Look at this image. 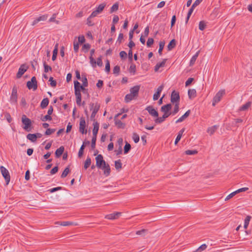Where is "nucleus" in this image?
Instances as JSON below:
<instances>
[{
    "label": "nucleus",
    "instance_id": "nucleus-1",
    "mask_svg": "<svg viewBox=\"0 0 252 252\" xmlns=\"http://www.w3.org/2000/svg\"><path fill=\"white\" fill-rule=\"evenodd\" d=\"M89 106L90 110L92 111L90 118L91 120L92 121L94 122L95 121V115L100 109V105L97 102H96L95 103H90Z\"/></svg>",
    "mask_w": 252,
    "mask_h": 252
},
{
    "label": "nucleus",
    "instance_id": "nucleus-2",
    "mask_svg": "<svg viewBox=\"0 0 252 252\" xmlns=\"http://www.w3.org/2000/svg\"><path fill=\"white\" fill-rule=\"evenodd\" d=\"M22 122L24 125V126L23 127L24 129L27 131H30L31 130V126L32 125L31 120L29 118H27L25 115H23L22 117Z\"/></svg>",
    "mask_w": 252,
    "mask_h": 252
},
{
    "label": "nucleus",
    "instance_id": "nucleus-3",
    "mask_svg": "<svg viewBox=\"0 0 252 252\" xmlns=\"http://www.w3.org/2000/svg\"><path fill=\"white\" fill-rule=\"evenodd\" d=\"M172 105L170 103L161 106L160 109L161 111L164 113L163 115L166 118L172 114V112L170 111Z\"/></svg>",
    "mask_w": 252,
    "mask_h": 252
},
{
    "label": "nucleus",
    "instance_id": "nucleus-4",
    "mask_svg": "<svg viewBox=\"0 0 252 252\" xmlns=\"http://www.w3.org/2000/svg\"><path fill=\"white\" fill-rule=\"evenodd\" d=\"M225 90H221L219 91L214 96L213 100V106H215L216 104L220 101L221 97L225 94Z\"/></svg>",
    "mask_w": 252,
    "mask_h": 252
},
{
    "label": "nucleus",
    "instance_id": "nucleus-5",
    "mask_svg": "<svg viewBox=\"0 0 252 252\" xmlns=\"http://www.w3.org/2000/svg\"><path fill=\"white\" fill-rule=\"evenodd\" d=\"M0 172H1L2 176L4 177V178L5 180L6 185H8L10 180V176L8 170H7L3 166H1L0 167Z\"/></svg>",
    "mask_w": 252,
    "mask_h": 252
},
{
    "label": "nucleus",
    "instance_id": "nucleus-6",
    "mask_svg": "<svg viewBox=\"0 0 252 252\" xmlns=\"http://www.w3.org/2000/svg\"><path fill=\"white\" fill-rule=\"evenodd\" d=\"M17 87L16 86H14L12 88L11 94L10 97V102L11 103L16 104L17 102Z\"/></svg>",
    "mask_w": 252,
    "mask_h": 252
},
{
    "label": "nucleus",
    "instance_id": "nucleus-7",
    "mask_svg": "<svg viewBox=\"0 0 252 252\" xmlns=\"http://www.w3.org/2000/svg\"><path fill=\"white\" fill-rule=\"evenodd\" d=\"M27 87L30 90L32 89L34 91L36 90L37 88V82L36 77L33 76L31 81H28L27 83Z\"/></svg>",
    "mask_w": 252,
    "mask_h": 252
},
{
    "label": "nucleus",
    "instance_id": "nucleus-8",
    "mask_svg": "<svg viewBox=\"0 0 252 252\" xmlns=\"http://www.w3.org/2000/svg\"><path fill=\"white\" fill-rule=\"evenodd\" d=\"M95 160H96V166L99 168H100L103 165H105L106 164V163L103 159V156L101 155H97L95 157Z\"/></svg>",
    "mask_w": 252,
    "mask_h": 252
},
{
    "label": "nucleus",
    "instance_id": "nucleus-9",
    "mask_svg": "<svg viewBox=\"0 0 252 252\" xmlns=\"http://www.w3.org/2000/svg\"><path fill=\"white\" fill-rule=\"evenodd\" d=\"M29 68V66L27 65L26 64H22L19 69L18 71L16 74L17 78H20L24 74V73L28 70Z\"/></svg>",
    "mask_w": 252,
    "mask_h": 252
},
{
    "label": "nucleus",
    "instance_id": "nucleus-10",
    "mask_svg": "<svg viewBox=\"0 0 252 252\" xmlns=\"http://www.w3.org/2000/svg\"><path fill=\"white\" fill-rule=\"evenodd\" d=\"M180 101V95L179 93L173 91L171 95V102L174 103H179Z\"/></svg>",
    "mask_w": 252,
    "mask_h": 252
},
{
    "label": "nucleus",
    "instance_id": "nucleus-11",
    "mask_svg": "<svg viewBox=\"0 0 252 252\" xmlns=\"http://www.w3.org/2000/svg\"><path fill=\"white\" fill-rule=\"evenodd\" d=\"M86 122L84 118H81L79 124V132L82 134L86 133L87 131L85 129Z\"/></svg>",
    "mask_w": 252,
    "mask_h": 252
},
{
    "label": "nucleus",
    "instance_id": "nucleus-12",
    "mask_svg": "<svg viewBox=\"0 0 252 252\" xmlns=\"http://www.w3.org/2000/svg\"><path fill=\"white\" fill-rule=\"evenodd\" d=\"M146 110L149 113L154 117H158V112L152 106H148L146 107Z\"/></svg>",
    "mask_w": 252,
    "mask_h": 252
},
{
    "label": "nucleus",
    "instance_id": "nucleus-13",
    "mask_svg": "<svg viewBox=\"0 0 252 252\" xmlns=\"http://www.w3.org/2000/svg\"><path fill=\"white\" fill-rule=\"evenodd\" d=\"M164 85L162 84L159 86L157 89V91L153 95V100H157L158 99L160 96V93L163 89Z\"/></svg>",
    "mask_w": 252,
    "mask_h": 252
},
{
    "label": "nucleus",
    "instance_id": "nucleus-14",
    "mask_svg": "<svg viewBox=\"0 0 252 252\" xmlns=\"http://www.w3.org/2000/svg\"><path fill=\"white\" fill-rule=\"evenodd\" d=\"M140 86L139 85L135 86L130 89V93L132 94L133 96L137 97L139 92Z\"/></svg>",
    "mask_w": 252,
    "mask_h": 252
},
{
    "label": "nucleus",
    "instance_id": "nucleus-15",
    "mask_svg": "<svg viewBox=\"0 0 252 252\" xmlns=\"http://www.w3.org/2000/svg\"><path fill=\"white\" fill-rule=\"evenodd\" d=\"M48 18V15H43L42 16H39V17L36 18L34 21L32 22V25L34 26L37 24L38 22L42 21H45L47 20Z\"/></svg>",
    "mask_w": 252,
    "mask_h": 252
},
{
    "label": "nucleus",
    "instance_id": "nucleus-16",
    "mask_svg": "<svg viewBox=\"0 0 252 252\" xmlns=\"http://www.w3.org/2000/svg\"><path fill=\"white\" fill-rule=\"evenodd\" d=\"M121 215V213L117 212L111 214L107 215L105 216V218L109 220H115L117 219L120 215Z\"/></svg>",
    "mask_w": 252,
    "mask_h": 252
},
{
    "label": "nucleus",
    "instance_id": "nucleus-17",
    "mask_svg": "<svg viewBox=\"0 0 252 252\" xmlns=\"http://www.w3.org/2000/svg\"><path fill=\"white\" fill-rule=\"evenodd\" d=\"M167 61V59H163L162 61L160 63H158L155 66V71L157 72L159 70L160 67H162L165 66V63Z\"/></svg>",
    "mask_w": 252,
    "mask_h": 252
},
{
    "label": "nucleus",
    "instance_id": "nucleus-18",
    "mask_svg": "<svg viewBox=\"0 0 252 252\" xmlns=\"http://www.w3.org/2000/svg\"><path fill=\"white\" fill-rule=\"evenodd\" d=\"M100 169L104 171V174L105 176H108L110 173V167L108 164L106 163L105 165H103Z\"/></svg>",
    "mask_w": 252,
    "mask_h": 252
},
{
    "label": "nucleus",
    "instance_id": "nucleus-19",
    "mask_svg": "<svg viewBox=\"0 0 252 252\" xmlns=\"http://www.w3.org/2000/svg\"><path fill=\"white\" fill-rule=\"evenodd\" d=\"M190 110H188L182 116L179 118L176 122V123H181L183 122L186 118H187L190 114Z\"/></svg>",
    "mask_w": 252,
    "mask_h": 252
},
{
    "label": "nucleus",
    "instance_id": "nucleus-20",
    "mask_svg": "<svg viewBox=\"0 0 252 252\" xmlns=\"http://www.w3.org/2000/svg\"><path fill=\"white\" fill-rule=\"evenodd\" d=\"M93 126V134L97 135L99 129V123L95 121L94 122Z\"/></svg>",
    "mask_w": 252,
    "mask_h": 252
},
{
    "label": "nucleus",
    "instance_id": "nucleus-21",
    "mask_svg": "<svg viewBox=\"0 0 252 252\" xmlns=\"http://www.w3.org/2000/svg\"><path fill=\"white\" fill-rule=\"evenodd\" d=\"M188 96L190 99L194 98L196 96V91L195 89H189L188 91Z\"/></svg>",
    "mask_w": 252,
    "mask_h": 252
},
{
    "label": "nucleus",
    "instance_id": "nucleus-22",
    "mask_svg": "<svg viewBox=\"0 0 252 252\" xmlns=\"http://www.w3.org/2000/svg\"><path fill=\"white\" fill-rule=\"evenodd\" d=\"M199 51H197L195 54V55H194L192 57V58L190 59V62H189V65L190 66H192V65H193L194 64V63H195V61H196V59H197V57H198V56L199 55Z\"/></svg>",
    "mask_w": 252,
    "mask_h": 252
},
{
    "label": "nucleus",
    "instance_id": "nucleus-23",
    "mask_svg": "<svg viewBox=\"0 0 252 252\" xmlns=\"http://www.w3.org/2000/svg\"><path fill=\"white\" fill-rule=\"evenodd\" d=\"M49 102V101L48 98H43L40 103V107L42 109L45 108L48 106Z\"/></svg>",
    "mask_w": 252,
    "mask_h": 252
},
{
    "label": "nucleus",
    "instance_id": "nucleus-24",
    "mask_svg": "<svg viewBox=\"0 0 252 252\" xmlns=\"http://www.w3.org/2000/svg\"><path fill=\"white\" fill-rule=\"evenodd\" d=\"M176 44V42L175 39H172L167 46L168 50L171 51V50H172L175 47Z\"/></svg>",
    "mask_w": 252,
    "mask_h": 252
},
{
    "label": "nucleus",
    "instance_id": "nucleus-25",
    "mask_svg": "<svg viewBox=\"0 0 252 252\" xmlns=\"http://www.w3.org/2000/svg\"><path fill=\"white\" fill-rule=\"evenodd\" d=\"M64 151V147L63 146L60 147L57 149L55 152V155L57 158H59L61 156Z\"/></svg>",
    "mask_w": 252,
    "mask_h": 252
},
{
    "label": "nucleus",
    "instance_id": "nucleus-26",
    "mask_svg": "<svg viewBox=\"0 0 252 252\" xmlns=\"http://www.w3.org/2000/svg\"><path fill=\"white\" fill-rule=\"evenodd\" d=\"M219 126L217 125H215L211 127H210L207 129V132L209 133L210 135H212L215 131L218 128Z\"/></svg>",
    "mask_w": 252,
    "mask_h": 252
},
{
    "label": "nucleus",
    "instance_id": "nucleus-27",
    "mask_svg": "<svg viewBox=\"0 0 252 252\" xmlns=\"http://www.w3.org/2000/svg\"><path fill=\"white\" fill-rule=\"evenodd\" d=\"M251 102L249 101L247 102L246 104L243 105L242 106H241L239 108V111H246L251 106Z\"/></svg>",
    "mask_w": 252,
    "mask_h": 252
},
{
    "label": "nucleus",
    "instance_id": "nucleus-28",
    "mask_svg": "<svg viewBox=\"0 0 252 252\" xmlns=\"http://www.w3.org/2000/svg\"><path fill=\"white\" fill-rule=\"evenodd\" d=\"M58 44H56L55 45L54 49L53 50V55H52V60L53 61H55L56 59V58H57V56L58 52Z\"/></svg>",
    "mask_w": 252,
    "mask_h": 252
},
{
    "label": "nucleus",
    "instance_id": "nucleus-29",
    "mask_svg": "<svg viewBox=\"0 0 252 252\" xmlns=\"http://www.w3.org/2000/svg\"><path fill=\"white\" fill-rule=\"evenodd\" d=\"M136 97L135 96H133L130 93L127 94L125 97V101L126 103L130 102L131 100Z\"/></svg>",
    "mask_w": 252,
    "mask_h": 252
},
{
    "label": "nucleus",
    "instance_id": "nucleus-30",
    "mask_svg": "<svg viewBox=\"0 0 252 252\" xmlns=\"http://www.w3.org/2000/svg\"><path fill=\"white\" fill-rule=\"evenodd\" d=\"M165 45V42L164 41H160L159 43V49L158 51V53L159 55H162V51L164 48Z\"/></svg>",
    "mask_w": 252,
    "mask_h": 252
},
{
    "label": "nucleus",
    "instance_id": "nucleus-31",
    "mask_svg": "<svg viewBox=\"0 0 252 252\" xmlns=\"http://www.w3.org/2000/svg\"><path fill=\"white\" fill-rule=\"evenodd\" d=\"M106 6V3H102L99 4L97 7H96L95 10L99 13H101L102 11L103 10L104 7Z\"/></svg>",
    "mask_w": 252,
    "mask_h": 252
},
{
    "label": "nucleus",
    "instance_id": "nucleus-32",
    "mask_svg": "<svg viewBox=\"0 0 252 252\" xmlns=\"http://www.w3.org/2000/svg\"><path fill=\"white\" fill-rule=\"evenodd\" d=\"M88 143H83L82 145L81 146V147L79 151V152H78V157L79 158L82 157V156H83L84 149L85 148V147L86 146L87 144H88Z\"/></svg>",
    "mask_w": 252,
    "mask_h": 252
},
{
    "label": "nucleus",
    "instance_id": "nucleus-33",
    "mask_svg": "<svg viewBox=\"0 0 252 252\" xmlns=\"http://www.w3.org/2000/svg\"><path fill=\"white\" fill-rule=\"evenodd\" d=\"M27 138L31 141V142H35L36 141V135L34 134L29 133L27 135Z\"/></svg>",
    "mask_w": 252,
    "mask_h": 252
},
{
    "label": "nucleus",
    "instance_id": "nucleus-34",
    "mask_svg": "<svg viewBox=\"0 0 252 252\" xmlns=\"http://www.w3.org/2000/svg\"><path fill=\"white\" fill-rule=\"evenodd\" d=\"M118 8H119L118 2L115 3L110 8V13H112L114 12L117 11L118 10Z\"/></svg>",
    "mask_w": 252,
    "mask_h": 252
},
{
    "label": "nucleus",
    "instance_id": "nucleus-35",
    "mask_svg": "<svg viewBox=\"0 0 252 252\" xmlns=\"http://www.w3.org/2000/svg\"><path fill=\"white\" fill-rule=\"evenodd\" d=\"M91 164V159L90 158L88 157L86 160L85 161L84 168L85 169H87Z\"/></svg>",
    "mask_w": 252,
    "mask_h": 252
},
{
    "label": "nucleus",
    "instance_id": "nucleus-36",
    "mask_svg": "<svg viewBox=\"0 0 252 252\" xmlns=\"http://www.w3.org/2000/svg\"><path fill=\"white\" fill-rule=\"evenodd\" d=\"M157 118L155 120V122L156 124H160L164 122L166 118L163 115L161 117H156Z\"/></svg>",
    "mask_w": 252,
    "mask_h": 252
},
{
    "label": "nucleus",
    "instance_id": "nucleus-37",
    "mask_svg": "<svg viewBox=\"0 0 252 252\" xmlns=\"http://www.w3.org/2000/svg\"><path fill=\"white\" fill-rule=\"evenodd\" d=\"M115 122L116 126H117L118 128H124L125 125L122 123L121 120H115Z\"/></svg>",
    "mask_w": 252,
    "mask_h": 252
},
{
    "label": "nucleus",
    "instance_id": "nucleus-38",
    "mask_svg": "<svg viewBox=\"0 0 252 252\" xmlns=\"http://www.w3.org/2000/svg\"><path fill=\"white\" fill-rule=\"evenodd\" d=\"M251 219V217L250 216H247V217L245 219L244 225V227L245 229H247V227H248V226L249 225V222H250Z\"/></svg>",
    "mask_w": 252,
    "mask_h": 252
},
{
    "label": "nucleus",
    "instance_id": "nucleus-39",
    "mask_svg": "<svg viewBox=\"0 0 252 252\" xmlns=\"http://www.w3.org/2000/svg\"><path fill=\"white\" fill-rule=\"evenodd\" d=\"M136 65L134 64H131L128 69L129 72L134 74L136 72Z\"/></svg>",
    "mask_w": 252,
    "mask_h": 252
},
{
    "label": "nucleus",
    "instance_id": "nucleus-40",
    "mask_svg": "<svg viewBox=\"0 0 252 252\" xmlns=\"http://www.w3.org/2000/svg\"><path fill=\"white\" fill-rule=\"evenodd\" d=\"M122 163L120 159L115 161V167L117 170H119L122 168Z\"/></svg>",
    "mask_w": 252,
    "mask_h": 252
},
{
    "label": "nucleus",
    "instance_id": "nucleus-41",
    "mask_svg": "<svg viewBox=\"0 0 252 252\" xmlns=\"http://www.w3.org/2000/svg\"><path fill=\"white\" fill-rule=\"evenodd\" d=\"M113 73L116 76L119 74L120 71V67L119 65H116L114 67L113 69Z\"/></svg>",
    "mask_w": 252,
    "mask_h": 252
},
{
    "label": "nucleus",
    "instance_id": "nucleus-42",
    "mask_svg": "<svg viewBox=\"0 0 252 252\" xmlns=\"http://www.w3.org/2000/svg\"><path fill=\"white\" fill-rule=\"evenodd\" d=\"M179 110V103H176L174 106V110L172 112V115H174L178 112Z\"/></svg>",
    "mask_w": 252,
    "mask_h": 252
},
{
    "label": "nucleus",
    "instance_id": "nucleus-43",
    "mask_svg": "<svg viewBox=\"0 0 252 252\" xmlns=\"http://www.w3.org/2000/svg\"><path fill=\"white\" fill-rule=\"evenodd\" d=\"M60 225L63 226H67L70 225H77V223L71 221H63L60 223Z\"/></svg>",
    "mask_w": 252,
    "mask_h": 252
},
{
    "label": "nucleus",
    "instance_id": "nucleus-44",
    "mask_svg": "<svg viewBox=\"0 0 252 252\" xmlns=\"http://www.w3.org/2000/svg\"><path fill=\"white\" fill-rule=\"evenodd\" d=\"M70 172V170L68 167H67L65 168V169L64 170L63 172L62 173L61 175V177L63 178L67 176V174Z\"/></svg>",
    "mask_w": 252,
    "mask_h": 252
},
{
    "label": "nucleus",
    "instance_id": "nucleus-45",
    "mask_svg": "<svg viewBox=\"0 0 252 252\" xmlns=\"http://www.w3.org/2000/svg\"><path fill=\"white\" fill-rule=\"evenodd\" d=\"M76 98V103L77 105H81V94H75Z\"/></svg>",
    "mask_w": 252,
    "mask_h": 252
},
{
    "label": "nucleus",
    "instance_id": "nucleus-46",
    "mask_svg": "<svg viewBox=\"0 0 252 252\" xmlns=\"http://www.w3.org/2000/svg\"><path fill=\"white\" fill-rule=\"evenodd\" d=\"M207 248V245L205 244L201 245L194 252H201Z\"/></svg>",
    "mask_w": 252,
    "mask_h": 252
},
{
    "label": "nucleus",
    "instance_id": "nucleus-47",
    "mask_svg": "<svg viewBox=\"0 0 252 252\" xmlns=\"http://www.w3.org/2000/svg\"><path fill=\"white\" fill-rule=\"evenodd\" d=\"M43 66L45 72L46 73L48 72L49 71L52 70V67L50 66L47 65L45 62H44L43 63Z\"/></svg>",
    "mask_w": 252,
    "mask_h": 252
},
{
    "label": "nucleus",
    "instance_id": "nucleus-48",
    "mask_svg": "<svg viewBox=\"0 0 252 252\" xmlns=\"http://www.w3.org/2000/svg\"><path fill=\"white\" fill-rule=\"evenodd\" d=\"M131 148V146L129 143H126L124 147V153L125 154H127L130 150Z\"/></svg>",
    "mask_w": 252,
    "mask_h": 252
},
{
    "label": "nucleus",
    "instance_id": "nucleus-49",
    "mask_svg": "<svg viewBox=\"0 0 252 252\" xmlns=\"http://www.w3.org/2000/svg\"><path fill=\"white\" fill-rule=\"evenodd\" d=\"M185 154L187 155H195L198 152L197 150H188L185 152Z\"/></svg>",
    "mask_w": 252,
    "mask_h": 252
},
{
    "label": "nucleus",
    "instance_id": "nucleus-50",
    "mask_svg": "<svg viewBox=\"0 0 252 252\" xmlns=\"http://www.w3.org/2000/svg\"><path fill=\"white\" fill-rule=\"evenodd\" d=\"M4 118L6 119L9 123L11 122L12 119L10 114L8 112H5L4 113Z\"/></svg>",
    "mask_w": 252,
    "mask_h": 252
},
{
    "label": "nucleus",
    "instance_id": "nucleus-51",
    "mask_svg": "<svg viewBox=\"0 0 252 252\" xmlns=\"http://www.w3.org/2000/svg\"><path fill=\"white\" fill-rule=\"evenodd\" d=\"M206 24L205 23V22L203 21H201L199 22V29L201 31H203L205 27H206Z\"/></svg>",
    "mask_w": 252,
    "mask_h": 252
},
{
    "label": "nucleus",
    "instance_id": "nucleus-52",
    "mask_svg": "<svg viewBox=\"0 0 252 252\" xmlns=\"http://www.w3.org/2000/svg\"><path fill=\"white\" fill-rule=\"evenodd\" d=\"M49 81L50 82V85L52 87H55L56 86L57 82L56 80H54L52 77H50Z\"/></svg>",
    "mask_w": 252,
    "mask_h": 252
},
{
    "label": "nucleus",
    "instance_id": "nucleus-53",
    "mask_svg": "<svg viewBox=\"0 0 252 252\" xmlns=\"http://www.w3.org/2000/svg\"><path fill=\"white\" fill-rule=\"evenodd\" d=\"M110 70V62L108 60L106 61V64H105V71L107 72H109Z\"/></svg>",
    "mask_w": 252,
    "mask_h": 252
},
{
    "label": "nucleus",
    "instance_id": "nucleus-54",
    "mask_svg": "<svg viewBox=\"0 0 252 252\" xmlns=\"http://www.w3.org/2000/svg\"><path fill=\"white\" fill-rule=\"evenodd\" d=\"M132 139L134 142H139V136L136 133H133L132 134Z\"/></svg>",
    "mask_w": 252,
    "mask_h": 252
},
{
    "label": "nucleus",
    "instance_id": "nucleus-55",
    "mask_svg": "<svg viewBox=\"0 0 252 252\" xmlns=\"http://www.w3.org/2000/svg\"><path fill=\"white\" fill-rule=\"evenodd\" d=\"M92 18H93L90 16L87 19V24L88 26H93L94 25V23L91 20Z\"/></svg>",
    "mask_w": 252,
    "mask_h": 252
},
{
    "label": "nucleus",
    "instance_id": "nucleus-56",
    "mask_svg": "<svg viewBox=\"0 0 252 252\" xmlns=\"http://www.w3.org/2000/svg\"><path fill=\"white\" fill-rule=\"evenodd\" d=\"M90 63H91L92 66L93 67H96V61H95V60L94 59V58L93 57H92V56H90Z\"/></svg>",
    "mask_w": 252,
    "mask_h": 252
},
{
    "label": "nucleus",
    "instance_id": "nucleus-57",
    "mask_svg": "<svg viewBox=\"0 0 252 252\" xmlns=\"http://www.w3.org/2000/svg\"><path fill=\"white\" fill-rule=\"evenodd\" d=\"M154 40L152 38H149L147 42V46L148 47H150L154 43Z\"/></svg>",
    "mask_w": 252,
    "mask_h": 252
},
{
    "label": "nucleus",
    "instance_id": "nucleus-58",
    "mask_svg": "<svg viewBox=\"0 0 252 252\" xmlns=\"http://www.w3.org/2000/svg\"><path fill=\"white\" fill-rule=\"evenodd\" d=\"M123 40H124V34H123V33H119L118 37V39H117V42L119 44H121L123 42Z\"/></svg>",
    "mask_w": 252,
    "mask_h": 252
},
{
    "label": "nucleus",
    "instance_id": "nucleus-59",
    "mask_svg": "<svg viewBox=\"0 0 252 252\" xmlns=\"http://www.w3.org/2000/svg\"><path fill=\"white\" fill-rule=\"evenodd\" d=\"M52 119V117L48 114L45 115L43 118L41 119L42 121H51Z\"/></svg>",
    "mask_w": 252,
    "mask_h": 252
},
{
    "label": "nucleus",
    "instance_id": "nucleus-60",
    "mask_svg": "<svg viewBox=\"0 0 252 252\" xmlns=\"http://www.w3.org/2000/svg\"><path fill=\"white\" fill-rule=\"evenodd\" d=\"M91 45L89 43L84 44L82 47V50H86L85 52H87L89 49L90 48Z\"/></svg>",
    "mask_w": 252,
    "mask_h": 252
},
{
    "label": "nucleus",
    "instance_id": "nucleus-61",
    "mask_svg": "<svg viewBox=\"0 0 252 252\" xmlns=\"http://www.w3.org/2000/svg\"><path fill=\"white\" fill-rule=\"evenodd\" d=\"M236 194V191H234L228 195L225 198V201H227Z\"/></svg>",
    "mask_w": 252,
    "mask_h": 252
},
{
    "label": "nucleus",
    "instance_id": "nucleus-62",
    "mask_svg": "<svg viewBox=\"0 0 252 252\" xmlns=\"http://www.w3.org/2000/svg\"><path fill=\"white\" fill-rule=\"evenodd\" d=\"M120 56L122 59H125L126 58L127 54L125 51H122L120 53Z\"/></svg>",
    "mask_w": 252,
    "mask_h": 252
},
{
    "label": "nucleus",
    "instance_id": "nucleus-63",
    "mask_svg": "<svg viewBox=\"0 0 252 252\" xmlns=\"http://www.w3.org/2000/svg\"><path fill=\"white\" fill-rule=\"evenodd\" d=\"M55 131V129L47 128L45 131L46 135H50Z\"/></svg>",
    "mask_w": 252,
    "mask_h": 252
},
{
    "label": "nucleus",
    "instance_id": "nucleus-64",
    "mask_svg": "<svg viewBox=\"0 0 252 252\" xmlns=\"http://www.w3.org/2000/svg\"><path fill=\"white\" fill-rule=\"evenodd\" d=\"M73 48H74V52L76 53L78 52L79 48V43H77V42L75 43V42H74Z\"/></svg>",
    "mask_w": 252,
    "mask_h": 252
}]
</instances>
